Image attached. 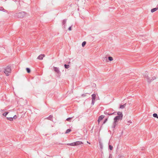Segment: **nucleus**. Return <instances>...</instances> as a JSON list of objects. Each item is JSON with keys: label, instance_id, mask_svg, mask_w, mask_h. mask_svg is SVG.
I'll return each mask as SVG.
<instances>
[{"label": "nucleus", "instance_id": "obj_18", "mask_svg": "<svg viewBox=\"0 0 158 158\" xmlns=\"http://www.w3.org/2000/svg\"><path fill=\"white\" fill-rule=\"evenodd\" d=\"M64 66L65 68L68 69L69 68V65L64 64Z\"/></svg>", "mask_w": 158, "mask_h": 158}, {"label": "nucleus", "instance_id": "obj_20", "mask_svg": "<svg viewBox=\"0 0 158 158\" xmlns=\"http://www.w3.org/2000/svg\"><path fill=\"white\" fill-rule=\"evenodd\" d=\"M71 131V130L70 129H68V130H67V131H66V132H65V133L66 134H67V133H69V132H70Z\"/></svg>", "mask_w": 158, "mask_h": 158}, {"label": "nucleus", "instance_id": "obj_5", "mask_svg": "<svg viewBox=\"0 0 158 158\" xmlns=\"http://www.w3.org/2000/svg\"><path fill=\"white\" fill-rule=\"evenodd\" d=\"M104 115H102L99 117L98 120V124H99L100 122L104 118Z\"/></svg>", "mask_w": 158, "mask_h": 158}, {"label": "nucleus", "instance_id": "obj_11", "mask_svg": "<svg viewBox=\"0 0 158 158\" xmlns=\"http://www.w3.org/2000/svg\"><path fill=\"white\" fill-rule=\"evenodd\" d=\"M68 145L71 146H76L75 142L72 143L68 144Z\"/></svg>", "mask_w": 158, "mask_h": 158}, {"label": "nucleus", "instance_id": "obj_13", "mask_svg": "<svg viewBox=\"0 0 158 158\" xmlns=\"http://www.w3.org/2000/svg\"><path fill=\"white\" fill-rule=\"evenodd\" d=\"M153 116L154 117L156 118H158V116H157V114L156 113H154L153 115Z\"/></svg>", "mask_w": 158, "mask_h": 158}, {"label": "nucleus", "instance_id": "obj_7", "mask_svg": "<svg viewBox=\"0 0 158 158\" xmlns=\"http://www.w3.org/2000/svg\"><path fill=\"white\" fill-rule=\"evenodd\" d=\"M75 143L76 146H78L83 144V143L82 142L79 141L75 142Z\"/></svg>", "mask_w": 158, "mask_h": 158}, {"label": "nucleus", "instance_id": "obj_24", "mask_svg": "<svg viewBox=\"0 0 158 158\" xmlns=\"http://www.w3.org/2000/svg\"><path fill=\"white\" fill-rule=\"evenodd\" d=\"M68 30L69 31H70L72 30V27H70L68 29Z\"/></svg>", "mask_w": 158, "mask_h": 158}, {"label": "nucleus", "instance_id": "obj_26", "mask_svg": "<svg viewBox=\"0 0 158 158\" xmlns=\"http://www.w3.org/2000/svg\"><path fill=\"white\" fill-rule=\"evenodd\" d=\"M106 59V60H107V57H105V58H103V61H105V60Z\"/></svg>", "mask_w": 158, "mask_h": 158}, {"label": "nucleus", "instance_id": "obj_4", "mask_svg": "<svg viewBox=\"0 0 158 158\" xmlns=\"http://www.w3.org/2000/svg\"><path fill=\"white\" fill-rule=\"evenodd\" d=\"M96 94H94L92 95V103L93 104H94L96 97Z\"/></svg>", "mask_w": 158, "mask_h": 158}, {"label": "nucleus", "instance_id": "obj_12", "mask_svg": "<svg viewBox=\"0 0 158 158\" xmlns=\"http://www.w3.org/2000/svg\"><path fill=\"white\" fill-rule=\"evenodd\" d=\"M26 70L28 73H30L31 72V70L29 68H27Z\"/></svg>", "mask_w": 158, "mask_h": 158}, {"label": "nucleus", "instance_id": "obj_27", "mask_svg": "<svg viewBox=\"0 0 158 158\" xmlns=\"http://www.w3.org/2000/svg\"><path fill=\"white\" fill-rule=\"evenodd\" d=\"M109 158H112V156L111 155H110Z\"/></svg>", "mask_w": 158, "mask_h": 158}, {"label": "nucleus", "instance_id": "obj_25", "mask_svg": "<svg viewBox=\"0 0 158 158\" xmlns=\"http://www.w3.org/2000/svg\"><path fill=\"white\" fill-rule=\"evenodd\" d=\"M107 119H106L104 121V122H103V123L104 124L107 121Z\"/></svg>", "mask_w": 158, "mask_h": 158}, {"label": "nucleus", "instance_id": "obj_8", "mask_svg": "<svg viewBox=\"0 0 158 158\" xmlns=\"http://www.w3.org/2000/svg\"><path fill=\"white\" fill-rule=\"evenodd\" d=\"M158 10V7L156 8H154L151 10V12L152 13H153Z\"/></svg>", "mask_w": 158, "mask_h": 158}, {"label": "nucleus", "instance_id": "obj_14", "mask_svg": "<svg viewBox=\"0 0 158 158\" xmlns=\"http://www.w3.org/2000/svg\"><path fill=\"white\" fill-rule=\"evenodd\" d=\"M54 70L57 73H58L59 72V71L58 70V69L57 68H54Z\"/></svg>", "mask_w": 158, "mask_h": 158}, {"label": "nucleus", "instance_id": "obj_15", "mask_svg": "<svg viewBox=\"0 0 158 158\" xmlns=\"http://www.w3.org/2000/svg\"><path fill=\"white\" fill-rule=\"evenodd\" d=\"M66 20H64L63 21V22H62V23L63 24V25H64V27H65L64 26H65V23H66Z\"/></svg>", "mask_w": 158, "mask_h": 158}, {"label": "nucleus", "instance_id": "obj_23", "mask_svg": "<svg viewBox=\"0 0 158 158\" xmlns=\"http://www.w3.org/2000/svg\"><path fill=\"white\" fill-rule=\"evenodd\" d=\"M17 118V116L15 115L13 117V118H14V119H16Z\"/></svg>", "mask_w": 158, "mask_h": 158}, {"label": "nucleus", "instance_id": "obj_19", "mask_svg": "<svg viewBox=\"0 0 158 158\" xmlns=\"http://www.w3.org/2000/svg\"><path fill=\"white\" fill-rule=\"evenodd\" d=\"M8 113V112H6L4 113L3 114V115L4 116H6V115H7Z\"/></svg>", "mask_w": 158, "mask_h": 158}, {"label": "nucleus", "instance_id": "obj_17", "mask_svg": "<svg viewBox=\"0 0 158 158\" xmlns=\"http://www.w3.org/2000/svg\"><path fill=\"white\" fill-rule=\"evenodd\" d=\"M108 59L110 61H112L113 60V58L112 57H109Z\"/></svg>", "mask_w": 158, "mask_h": 158}, {"label": "nucleus", "instance_id": "obj_10", "mask_svg": "<svg viewBox=\"0 0 158 158\" xmlns=\"http://www.w3.org/2000/svg\"><path fill=\"white\" fill-rule=\"evenodd\" d=\"M125 106H126V104H124L123 105H121L120 106V108L122 109H123L125 107Z\"/></svg>", "mask_w": 158, "mask_h": 158}, {"label": "nucleus", "instance_id": "obj_3", "mask_svg": "<svg viewBox=\"0 0 158 158\" xmlns=\"http://www.w3.org/2000/svg\"><path fill=\"white\" fill-rule=\"evenodd\" d=\"M25 15V14L24 12L19 13L17 14V15L19 18H22Z\"/></svg>", "mask_w": 158, "mask_h": 158}, {"label": "nucleus", "instance_id": "obj_21", "mask_svg": "<svg viewBox=\"0 0 158 158\" xmlns=\"http://www.w3.org/2000/svg\"><path fill=\"white\" fill-rule=\"evenodd\" d=\"M109 147L110 149V150H113V146H112L110 145Z\"/></svg>", "mask_w": 158, "mask_h": 158}, {"label": "nucleus", "instance_id": "obj_22", "mask_svg": "<svg viewBox=\"0 0 158 158\" xmlns=\"http://www.w3.org/2000/svg\"><path fill=\"white\" fill-rule=\"evenodd\" d=\"M71 118H67V119H66V120H67V121H70V120L71 119Z\"/></svg>", "mask_w": 158, "mask_h": 158}, {"label": "nucleus", "instance_id": "obj_16", "mask_svg": "<svg viewBox=\"0 0 158 158\" xmlns=\"http://www.w3.org/2000/svg\"><path fill=\"white\" fill-rule=\"evenodd\" d=\"M86 44V42L85 41H84L83 42V43L82 44V46L84 47L85 45Z\"/></svg>", "mask_w": 158, "mask_h": 158}, {"label": "nucleus", "instance_id": "obj_1", "mask_svg": "<svg viewBox=\"0 0 158 158\" xmlns=\"http://www.w3.org/2000/svg\"><path fill=\"white\" fill-rule=\"evenodd\" d=\"M117 114L118 116H116L114 118V122L112 127L113 128H114L117 125V123L118 121L122 119L123 115L122 112H118Z\"/></svg>", "mask_w": 158, "mask_h": 158}, {"label": "nucleus", "instance_id": "obj_28", "mask_svg": "<svg viewBox=\"0 0 158 158\" xmlns=\"http://www.w3.org/2000/svg\"><path fill=\"white\" fill-rule=\"evenodd\" d=\"M87 143H89V144H90V143H89V142L88 141H87Z\"/></svg>", "mask_w": 158, "mask_h": 158}, {"label": "nucleus", "instance_id": "obj_9", "mask_svg": "<svg viewBox=\"0 0 158 158\" xmlns=\"http://www.w3.org/2000/svg\"><path fill=\"white\" fill-rule=\"evenodd\" d=\"M7 119H8V120H9L10 121H12L13 120V117H10L8 116L7 117Z\"/></svg>", "mask_w": 158, "mask_h": 158}, {"label": "nucleus", "instance_id": "obj_6", "mask_svg": "<svg viewBox=\"0 0 158 158\" xmlns=\"http://www.w3.org/2000/svg\"><path fill=\"white\" fill-rule=\"evenodd\" d=\"M45 56L44 54H41L38 56L37 59L40 60H42Z\"/></svg>", "mask_w": 158, "mask_h": 158}, {"label": "nucleus", "instance_id": "obj_2", "mask_svg": "<svg viewBox=\"0 0 158 158\" xmlns=\"http://www.w3.org/2000/svg\"><path fill=\"white\" fill-rule=\"evenodd\" d=\"M11 71V69L10 67L8 66L4 68L3 72L6 76H8L10 75Z\"/></svg>", "mask_w": 158, "mask_h": 158}]
</instances>
